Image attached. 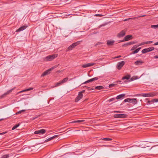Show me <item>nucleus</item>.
Listing matches in <instances>:
<instances>
[{
  "label": "nucleus",
  "instance_id": "f257e3e1",
  "mask_svg": "<svg viewBox=\"0 0 158 158\" xmlns=\"http://www.w3.org/2000/svg\"><path fill=\"white\" fill-rule=\"evenodd\" d=\"M57 54H54L53 55H50L46 56L45 58V60L47 61H51L57 56Z\"/></svg>",
  "mask_w": 158,
  "mask_h": 158
},
{
  "label": "nucleus",
  "instance_id": "f03ea898",
  "mask_svg": "<svg viewBox=\"0 0 158 158\" xmlns=\"http://www.w3.org/2000/svg\"><path fill=\"white\" fill-rule=\"evenodd\" d=\"M127 116L126 114H115L114 115V117L116 118H125Z\"/></svg>",
  "mask_w": 158,
  "mask_h": 158
},
{
  "label": "nucleus",
  "instance_id": "7ed1b4c3",
  "mask_svg": "<svg viewBox=\"0 0 158 158\" xmlns=\"http://www.w3.org/2000/svg\"><path fill=\"white\" fill-rule=\"evenodd\" d=\"M103 77L102 76H99L98 77H94L93 78H91V79H89L87 81L84 82L83 83H82L81 85H82L83 84H86L88 83H89L90 82H92L94 81H96L98 80L99 78H102Z\"/></svg>",
  "mask_w": 158,
  "mask_h": 158
},
{
  "label": "nucleus",
  "instance_id": "20e7f679",
  "mask_svg": "<svg viewBox=\"0 0 158 158\" xmlns=\"http://www.w3.org/2000/svg\"><path fill=\"white\" fill-rule=\"evenodd\" d=\"M154 49V48L153 47H151L147 48H145L142 50V52L143 53H146L147 52H150L153 50Z\"/></svg>",
  "mask_w": 158,
  "mask_h": 158
},
{
  "label": "nucleus",
  "instance_id": "39448f33",
  "mask_svg": "<svg viewBox=\"0 0 158 158\" xmlns=\"http://www.w3.org/2000/svg\"><path fill=\"white\" fill-rule=\"evenodd\" d=\"M46 132V130L41 129L39 130L35 131L34 133L35 134H44Z\"/></svg>",
  "mask_w": 158,
  "mask_h": 158
},
{
  "label": "nucleus",
  "instance_id": "423d86ee",
  "mask_svg": "<svg viewBox=\"0 0 158 158\" xmlns=\"http://www.w3.org/2000/svg\"><path fill=\"white\" fill-rule=\"evenodd\" d=\"M125 64V62L122 61L118 63L117 65V68L118 70H120Z\"/></svg>",
  "mask_w": 158,
  "mask_h": 158
},
{
  "label": "nucleus",
  "instance_id": "0eeeda50",
  "mask_svg": "<svg viewBox=\"0 0 158 158\" xmlns=\"http://www.w3.org/2000/svg\"><path fill=\"white\" fill-rule=\"evenodd\" d=\"M132 36L131 35H128L125 37L124 39L120 41V42H123L125 41H128L132 39Z\"/></svg>",
  "mask_w": 158,
  "mask_h": 158
},
{
  "label": "nucleus",
  "instance_id": "6e6552de",
  "mask_svg": "<svg viewBox=\"0 0 158 158\" xmlns=\"http://www.w3.org/2000/svg\"><path fill=\"white\" fill-rule=\"evenodd\" d=\"M125 34V31L124 30H122L118 34L117 36L118 38H121L124 36Z\"/></svg>",
  "mask_w": 158,
  "mask_h": 158
},
{
  "label": "nucleus",
  "instance_id": "1a4fd4ad",
  "mask_svg": "<svg viewBox=\"0 0 158 158\" xmlns=\"http://www.w3.org/2000/svg\"><path fill=\"white\" fill-rule=\"evenodd\" d=\"M94 64V63H89L86 64H85L82 65L81 67L83 68H85L89 67L91 66Z\"/></svg>",
  "mask_w": 158,
  "mask_h": 158
},
{
  "label": "nucleus",
  "instance_id": "9d476101",
  "mask_svg": "<svg viewBox=\"0 0 158 158\" xmlns=\"http://www.w3.org/2000/svg\"><path fill=\"white\" fill-rule=\"evenodd\" d=\"M83 97V95L78 93V96L75 98V102H77L79 100L82 98Z\"/></svg>",
  "mask_w": 158,
  "mask_h": 158
},
{
  "label": "nucleus",
  "instance_id": "9b49d317",
  "mask_svg": "<svg viewBox=\"0 0 158 158\" xmlns=\"http://www.w3.org/2000/svg\"><path fill=\"white\" fill-rule=\"evenodd\" d=\"M107 44L108 46H112L113 45L115 41L114 40H108L106 41Z\"/></svg>",
  "mask_w": 158,
  "mask_h": 158
},
{
  "label": "nucleus",
  "instance_id": "f8f14e48",
  "mask_svg": "<svg viewBox=\"0 0 158 158\" xmlns=\"http://www.w3.org/2000/svg\"><path fill=\"white\" fill-rule=\"evenodd\" d=\"M135 43V42L134 41L130 42H128L127 43H126V44H123V45H122V47H126L128 45H130L132 44H134Z\"/></svg>",
  "mask_w": 158,
  "mask_h": 158
},
{
  "label": "nucleus",
  "instance_id": "ddd939ff",
  "mask_svg": "<svg viewBox=\"0 0 158 158\" xmlns=\"http://www.w3.org/2000/svg\"><path fill=\"white\" fill-rule=\"evenodd\" d=\"M37 145H35L34 146H30V152L33 151L35 152L37 150V147H36L35 146H37Z\"/></svg>",
  "mask_w": 158,
  "mask_h": 158
},
{
  "label": "nucleus",
  "instance_id": "4468645a",
  "mask_svg": "<svg viewBox=\"0 0 158 158\" xmlns=\"http://www.w3.org/2000/svg\"><path fill=\"white\" fill-rule=\"evenodd\" d=\"M27 27V26H22L19 27L18 29L16 30V32H19L20 31H23V30L25 29Z\"/></svg>",
  "mask_w": 158,
  "mask_h": 158
},
{
  "label": "nucleus",
  "instance_id": "2eb2a0df",
  "mask_svg": "<svg viewBox=\"0 0 158 158\" xmlns=\"http://www.w3.org/2000/svg\"><path fill=\"white\" fill-rule=\"evenodd\" d=\"M58 66L57 65H55L54 66H53V67L47 70H46L47 72L48 73V74H49L50 73V71H52L53 69H54L55 68H56Z\"/></svg>",
  "mask_w": 158,
  "mask_h": 158
},
{
  "label": "nucleus",
  "instance_id": "dca6fc26",
  "mask_svg": "<svg viewBox=\"0 0 158 158\" xmlns=\"http://www.w3.org/2000/svg\"><path fill=\"white\" fill-rule=\"evenodd\" d=\"M125 96V94H122L118 95L116 98L117 99H119L123 98Z\"/></svg>",
  "mask_w": 158,
  "mask_h": 158
},
{
  "label": "nucleus",
  "instance_id": "f3484780",
  "mask_svg": "<svg viewBox=\"0 0 158 158\" xmlns=\"http://www.w3.org/2000/svg\"><path fill=\"white\" fill-rule=\"evenodd\" d=\"M58 137V135H55L53 136L52 137H50V138H48V139L45 140L44 141L45 142H48V141L51 140L52 139L55 138V137Z\"/></svg>",
  "mask_w": 158,
  "mask_h": 158
},
{
  "label": "nucleus",
  "instance_id": "a211bd4d",
  "mask_svg": "<svg viewBox=\"0 0 158 158\" xmlns=\"http://www.w3.org/2000/svg\"><path fill=\"white\" fill-rule=\"evenodd\" d=\"M131 77V75L130 74H127L125 76L123 77L122 78V80H124L125 79H127V80H128L130 79Z\"/></svg>",
  "mask_w": 158,
  "mask_h": 158
},
{
  "label": "nucleus",
  "instance_id": "6ab92c4d",
  "mask_svg": "<svg viewBox=\"0 0 158 158\" xmlns=\"http://www.w3.org/2000/svg\"><path fill=\"white\" fill-rule=\"evenodd\" d=\"M131 100L130 102V103L133 104L134 105L136 104L138 101L136 98H131Z\"/></svg>",
  "mask_w": 158,
  "mask_h": 158
},
{
  "label": "nucleus",
  "instance_id": "aec40b11",
  "mask_svg": "<svg viewBox=\"0 0 158 158\" xmlns=\"http://www.w3.org/2000/svg\"><path fill=\"white\" fill-rule=\"evenodd\" d=\"M141 47L137 49H135L134 51L132 52L131 53V54H134L138 53L139 51L140 50Z\"/></svg>",
  "mask_w": 158,
  "mask_h": 158
},
{
  "label": "nucleus",
  "instance_id": "412c9836",
  "mask_svg": "<svg viewBox=\"0 0 158 158\" xmlns=\"http://www.w3.org/2000/svg\"><path fill=\"white\" fill-rule=\"evenodd\" d=\"M138 96H143L144 97H149V94H138Z\"/></svg>",
  "mask_w": 158,
  "mask_h": 158
},
{
  "label": "nucleus",
  "instance_id": "4be33fe9",
  "mask_svg": "<svg viewBox=\"0 0 158 158\" xmlns=\"http://www.w3.org/2000/svg\"><path fill=\"white\" fill-rule=\"evenodd\" d=\"M143 63V62L142 61L140 60H137L135 62L134 64L135 65H141Z\"/></svg>",
  "mask_w": 158,
  "mask_h": 158
},
{
  "label": "nucleus",
  "instance_id": "5701e85b",
  "mask_svg": "<svg viewBox=\"0 0 158 158\" xmlns=\"http://www.w3.org/2000/svg\"><path fill=\"white\" fill-rule=\"evenodd\" d=\"M139 78V77L137 76H133L132 77L131 79L129 80L128 81L129 82L133 81L134 80H135L136 79H138Z\"/></svg>",
  "mask_w": 158,
  "mask_h": 158
},
{
  "label": "nucleus",
  "instance_id": "b1692460",
  "mask_svg": "<svg viewBox=\"0 0 158 158\" xmlns=\"http://www.w3.org/2000/svg\"><path fill=\"white\" fill-rule=\"evenodd\" d=\"M148 94H149V95H150L149 96V97H153L157 95V93L154 92H151Z\"/></svg>",
  "mask_w": 158,
  "mask_h": 158
},
{
  "label": "nucleus",
  "instance_id": "393cba45",
  "mask_svg": "<svg viewBox=\"0 0 158 158\" xmlns=\"http://www.w3.org/2000/svg\"><path fill=\"white\" fill-rule=\"evenodd\" d=\"M104 88V87L102 85H99L95 87V89L98 90L102 89Z\"/></svg>",
  "mask_w": 158,
  "mask_h": 158
},
{
  "label": "nucleus",
  "instance_id": "a878e982",
  "mask_svg": "<svg viewBox=\"0 0 158 158\" xmlns=\"http://www.w3.org/2000/svg\"><path fill=\"white\" fill-rule=\"evenodd\" d=\"M15 88V87L8 90L6 93H5L4 94H3V95H6L9 94L10 93H11L12 91V90H13Z\"/></svg>",
  "mask_w": 158,
  "mask_h": 158
},
{
  "label": "nucleus",
  "instance_id": "bb28decb",
  "mask_svg": "<svg viewBox=\"0 0 158 158\" xmlns=\"http://www.w3.org/2000/svg\"><path fill=\"white\" fill-rule=\"evenodd\" d=\"M12 153H11L10 155H11ZM11 156V155L10 156L9 154H7L4 155H2L1 158H8L9 156Z\"/></svg>",
  "mask_w": 158,
  "mask_h": 158
},
{
  "label": "nucleus",
  "instance_id": "cd10ccee",
  "mask_svg": "<svg viewBox=\"0 0 158 158\" xmlns=\"http://www.w3.org/2000/svg\"><path fill=\"white\" fill-rule=\"evenodd\" d=\"M75 47L74 46V45L73 44L68 48V50H72L73 48H74Z\"/></svg>",
  "mask_w": 158,
  "mask_h": 158
},
{
  "label": "nucleus",
  "instance_id": "c85d7f7f",
  "mask_svg": "<svg viewBox=\"0 0 158 158\" xmlns=\"http://www.w3.org/2000/svg\"><path fill=\"white\" fill-rule=\"evenodd\" d=\"M69 78L68 77H66L62 81H61V83L62 84H63L66 82L68 80Z\"/></svg>",
  "mask_w": 158,
  "mask_h": 158
},
{
  "label": "nucleus",
  "instance_id": "c756f323",
  "mask_svg": "<svg viewBox=\"0 0 158 158\" xmlns=\"http://www.w3.org/2000/svg\"><path fill=\"white\" fill-rule=\"evenodd\" d=\"M20 125V123H18L16 125H15L12 128V130H13L15 129H16L17 127L19 126Z\"/></svg>",
  "mask_w": 158,
  "mask_h": 158
},
{
  "label": "nucleus",
  "instance_id": "7c9ffc66",
  "mask_svg": "<svg viewBox=\"0 0 158 158\" xmlns=\"http://www.w3.org/2000/svg\"><path fill=\"white\" fill-rule=\"evenodd\" d=\"M101 139L104 141H110L112 140V139L111 138H104L103 139Z\"/></svg>",
  "mask_w": 158,
  "mask_h": 158
},
{
  "label": "nucleus",
  "instance_id": "2f4dec72",
  "mask_svg": "<svg viewBox=\"0 0 158 158\" xmlns=\"http://www.w3.org/2000/svg\"><path fill=\"white\" fill-rule=\"evenodd\" d=\"M139 46V45H134L132 47V48H131V50L132 51V50H135Z\"/></svg>",
  "mask_w": 158,
  "mask_h": 158
},
{
  "label": "nucleus",
  "instance_id": "473e14b6",
  "mask_svg": "<svg viewBox=\"0 0 158 158\" xmlns=\"http://www.w3.org/2000/svg\"><path fill=\"white\" fill-rule=\"evenodd\" d=\"M131 99L130 98H127L125 99L124 101V102H130L131 100Z\"/></svg>",
  "mask_w": 158,
  "mask_h": 158
},
{
  "label": "nucleus",
  "instance_id": "72a5a7b5",
  "mask_svg": "<svg viewBox=\"0 0 158 158\" xmlns=\"http://www.w3.org/2000/svg\"><path fill=\"white\" fill-rule=\"evenodd\" d=\"M151 103H153L154 102H158V99L156 98L153 99L150 101Z\"/></svg>",
  "mask_w": 158,
  "mask_h": 158
},
{
  "label": "nucleus",
  "instance_id": "f704fd0d",
  "mask_svg": "<svg viewBox=\"0 0 158 158\" xmlns=\"http://www.w3.org/2000/svg\"><path fill=\"white\" fill-rule=\"evenodd\" d=\"M62 84V83H61V81L56 83L55 84V86L57 87L60 85Z\"/></svg>",
  "mask_w": 158,
  "mask_h": 158
},
{
  "label": "nucleus",
  "instance_id": "c9c22d12",
  "mask_svg": "<svg viewBox=\"0 0 158 158\" xmlns=\"http://www.w3.org/2000/svg\"><path fill=\"white\" fill-rule=\"evenodd\" d=\"M83 88L85 87L88 90H93L94 89L93 88H90V87H88L86 86H84Z\"/></svg>",
  "mask_w": 158,
  "mask_h": 158
},
{
  "label": "nucleus",
  "instance_id": "e433bc0d",
  "mask_svg": "<svg viewBox=\"0 0 158 158\" xmlns=\"http://www.w3.org/2000/svg\"><path fill=\"white\" fill-rule=\"evenodd\" d=\"M48 74V73L46 71L44 72V73H42V74L41 75V77H44L46 75Z\"/></svg>",
  "mask_w": 158,
  "mask_h": 158
},
{
  "label": "nucleus",
  "instance_id": "4c0bfd02",
  "mask_svg": "<svg viewBox=\"0 0 158 158\" xmlns=\"http://www.w3.org/2000/svg\"><path fill=\"white\" fill-rule=\"evenodd\" d=\"M107 24H108V23H105L103 24H102L100 25L98 27V28H101V27H102L104 26H106V25H107Z\"/></svg>",
  "mask_w": 158,
  "mask_h": 158
},
{
  "label": "nucleus",
  "instance_id": "58836bf2",
  "mask_svg": "<svg viewBox=\"0 0 158 158\" xmlns=\"http://www.w3.org/2000/svg\"><path fill=\"white\" fill-rule=\"evenodd\" d=\"M25 111V110H23L20 111H19L18 112H17L16 113V114H18L20 113H21L22 112H24Z\"/></svg>",
  "mask_w": 158,
  "mask_h": 158
},
{
  "label": "nucleus",
  "instance_id": "ea45409f",
  "mask_svg": "<svg viewBox=\"0 0 158 158\" xmlns=\"http://www.w3.org/2000/svg\"><path fill=\"white\" fill-rule=\"evenodd\" d=\"M116 84H111L109 85V87L110 88L113 87H114L115 85H116Z\"/></svg>",
  "mask_w": 158,
  "mask_h": 158
},
{
  "label": "nucleus",
  "instance_id": "a19ab883",
  "mask_svg": "<svg viewBox=\"0 0 158 158\" xmlns=\"http://www.w3.org/2000/svg\"><path fill=\"white\" fill-rule=\"evenodd\" d=\"M137 18H138L137 17H134V18L127 19H124V21H127L128 20H129V19H135Z\"/></svg>",
  "mask_w": 158,
  "mask_h": 158
},
{
  "label": "nucleus",
  "instance_id": "79ce46f5",
  "mask_svg": "<svg viewBox=\"0 0 158 158\" xmlns=\"http://www.w3.org/2000/svg\"><path fill=\"white\" fill-rule=\"evenodd\" d=\"M146 100H148L147 102V105H150V104H152V103L149 100L148 98H146Z\"/></svg>",
  "mask_w": 158,
  "mask_h": 158
},
{
  "label": "nucleus",
  "instance_id": "37998d69",
  "mask_svg": "<svg viewBox=\"0 0 158 158\" xmlns=\"http://www.w3.org/2000/svg\"><path fill=\"white\" fill-rule=\"evenodd\" d=\"M151 27L152 28H155L158 27V24L156 25H151Z\"/></svg>",
  "mask_w": 158,
  "mask_h": 158
},
{
  "label": "nucleus",
  "instance_id": "c03bdc74",
  "mask_svg": "<svg viewBox=\"0 0 158 158\" xmlns=\"http://www.w3.org/2000/svg\"><path fill=\"white\" fill-rule=\"evenodd\" d=\"M115 98H112L109 99L108 101L109 102H110L112 101H114V100H115Z\"/></svg>",
  "mask_w": 158,
  "mask_h": 158
},
{
  "label": "nucleus",
  "instance_id": "a18cd8bd",
  "mask_svg": "<svg viewBox=\"0 0 158 158\" xmlns=\"http://www.w3.org/2000/svg\"><path fill=\"white\" fill-rule=\"evenodd\" d=\"M103 44L102 42H98L95 45V46L96 47L97 45L102 44Z\"/></svg>",
  "mask_w": 158,
  "mask_h": 158
},
{
  "label": "nucleus",
  "instance_id": "49530a36",
  "mask_svg": "<svg viewBox=\"0 0 158 158\" xmlns=\"http://www.w3.org/2000/svg\"><path fill=\"white\" fill-rule=\"evenodd\" d=\"M85 92V90H83L79 92V93L81 95H83V93H84Z\"/></svg>",
  "mask_w": 158,
  "mask_h": 158
},
{
  "label": "nucleus",
  "instance_id": "de8ad7c7",
  "mask_svg": "<svg viewBox=\"0 0 158 158\" xmlns=\"http://www.w3.org/2000/svg\"><path fill=\"white\" fill-rule=\"evenodd\" d=\"M29 90H30V88H28L27 89H26L23 90H22V91H20V92L21 93V92H25V91H29Z\"/></svg>",
  "mask_w": 158,
  "mask_h": 158
},
{
  "label": "nucleus",
  "instance_id": "09e8293b",
  "mask_svg": "<svg viewBox=\"0 0 158 158\" xmlns=\"http://www.w3.org/2000/svg\"><path fill=\"white\" fill-rule=\"evenodd\" d=\"M38 117V116H36L35 117L31 118H30V121L31 120H33L35 119V118H37Z\"/></svg>",
  "mask_w": 158,
  "mask_h": 158
},
{
  "label": "nucleus",
  "instance_id": "8fccbe9b",
  "mask_svg": "<svg viewBox=\"0 0 158 158\" xmlns=\"http://www.w3.org/2000/svg\"><path fill=\"white\" fill-rule=\"evenodd\" d=\"M78 120L74 121L72 122L69 123H78Z\"/></svg>",
  "mask_w": 158,
  "mask_h": 158
},
{
  "label": "nucleus",
  "instance_id": "3c124183",
  "mask_svg": "<svg viewBox=\"0 0 158 158\" xmlns=\"http://www.w3.org/2000/svg\"><path fill=\"white\" fill-rule=\"evenodd\" d=\"M95 15L96 16H100V17L103 16V15H102L99 14H96Z\"/></svg>",
  "mask_w": 158,
  "mask_h": 158
},
{
  "label": "nucleus",
  "instance_id": "603ef678",
  "mask_svg": "<svg viewBox=\"0 0 158 158\" xmlns=\"http://www.w3.org/2000/svg\"><path fill=\"white\" fill-rule=\"evenodd\" d=\"M147 44H150L153 43L152 41H147L146 42Z\"/></svg>",
  "mask_w": 158,
  "mask_h": 158
},
{
  "label": "nucleus",
  "instance_id": "864d4df0",
  "mask_svg": "<svg viewBox=\"0 0 158 158\" xmlns=\"http://www.w3.org/2000/svg\"><path fill=\"white\" fill-rule=\"evenodd\" d=\"M146 42H142L141 43V44L140 45H139V46H140V45H144V44H147V43H146Z\"/></svg>",
  "mask_w": 158,
  "mask_h": 158
},
{
  "label": "nucleus",
  "instance_id": "5fc2aeb1",
  "mask_svg": "<svg viewBox=\"0 0 158 158\" xmlns=\"http://www.w3.org/2000/svg\"><path fill=\"white\" fill-rule=\"evenodd\" d=\"M85 121V120H78V123H81Z\"/></svg>",
  "mask_w": 158,
  "mask_h": 158
},
{
  "label": "nucleus",
  "instance_id": "6e6d98bb",
  "mask_svg": "<svg viewBox=\"0 0 158 158\" xmlns=\"http://www.w3.org/2000/svg\"><path fill=\"white\" fill-rule=\"evenodd\" d=\"M82 40L80 41H77V42H76V43L78 45L80 44L81 42H82Z\"/></svg>",
  "mask_w": 158,
  "mask_h": 158
},
{
  "label": "nucleus",
  "instance_id": "4d7b16f0",
  "mask_svg": "<svg viewBox=\"0 0 158 158\" xmlns=\"http://www.w3.org/2000/svg\"><path fill=\"white\" fill-rule=\"evenodd\" d=\"M121 57V55H119V56H118L115 57L114 58L116 59V58H120V57Z\"/></svg>",
  "mask_w": 158,
  "mask_h": 158
},
{
  "label": "nucleus",
  "instance_id": "13d9d810",
  "mask_svg": "<svg viewBox=\"0 0 158 158\" xmlns=\"http://www.w3.org/2000/svg\"><path fill=\"white\" fill-rule=\"evenodd\" d=\"M73 44V45H74V46H75V47L77 45V44L76 43V42L74 43Z\"/></svg>",
  "mask_w": 158,
  "mask_h": 158
},
{
  "label": "nucleus",
  "instance_id": "bf43d9fd",
  "mask_svg": "<svg viewBox=\"0 0 158 158\" xmlns=\"http://www.w3.org/2000/svg\"><path fill=\"white\" fill-rule=\"evenodd\" d=\"M114 113H121V111H114Z\"/></svg>",
  "mask_w": 158,
  "mask_h": 158
},
{
  "label": "nucleus",
  "instance_id": "052dcab7",
  "mask_svg": "<svg viewBox=\"0 0 158 158\" xmlns=\"http://www.w3.org/2000/svg\"><path fill=\"white\" fill-rule=\"evenodd\" d=\"M154 57L156 59L158 58V55H156L154 56Z\"/></svg>",
  "mask_w": 158,
  "mask_h": 158
},
{
  "label": "nucleus",
  "instance_id": "680f3d73",
  "mask_svg": "<svg viewBox=\"0 0 158 158\" xmlns=\"http://www.w3.org/2000/svg\"><path fill=\"white\" fill-rule=\"evenodd\" d=\"M154 45H158V41L155 43L154 44Z\"/></svg>",
  "mask_w": 158,
  "mask_h": 158
},
{
  "label": "nucleus",
  "instance_id": "e2e57ef3",
  "mask_svg": "<svg viewBox=\"0 0 158 158\" xmlns=\"http://www.w3.org/2000/svg\"><path fill=\"white\" fill-rule=\"evenodd\" d=\"M4 134H5V133H4V132L0 133V135H2Z\"/></svg>",
  "mask_w": 158,
  "mask_h": 158
},
{
  "label": "nucleus",
  "instance_id": "0e129e2a",
  "mask_svg": "<svg viewBox=\"0 0 158 158\" xmlns=\"http://www.w3.org/2000/svg\"><path fill=\"white\" fill-rule=\"evenodd\" d=\"M121 81L120 80H118V81L117 82H119V83H120L121 82Z\"/></svg>",
  "mask_w": 158,
  "mask_h": 158
},
{
  "label": "nucleus",
  "instance_id": "69168bd1",
  "mask_svg": "<svg viewBox=\"0 0 158 158\" xmlns=\"http://www.w3.org/2000/svg\"><path fill=\"white\" fill-rule=\"evenodd\" d=\"M3 119H3V118L1 119H0V121H2V120H3Z\"/></svg>",
  "mask_w": 158,
  "mask_h": 158
},
{
  "label": "nucleus",
  "instance_id": "338daca9",
  "mask_svg": "<svg viewBox=\"0 0 158 158\" xmlns=\"http://www.w3.org/2000/svg\"><path fill=\"white\" fill-rule=\"evenodd\" d=\"M33 89V88H31V87H30V90H32Z\"/></svg>",
  "mask_w": 158,
  "mask_h": 158
},
{
  "label": "nucleus",
  "instance_id": "774afa93",
  "mask_svg": "<svg viewBox=\"0 0 158 158\" xmlns=\"http://www.w3.org/2000/svg\"><path fill=\"white\" fill-rule=\"evenodd\" d=\"M124 82L125 83H126L127 82V81H125Z\"/></svg>",
  "mask_w": 158,
  "mask_h": 158
}]
</instances>
